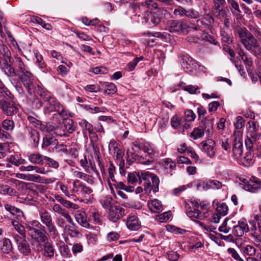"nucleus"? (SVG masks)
<instances>
[{
  "label": "nucleus",
  "instance_id": "1",
  "mask_svg": "<svg viewBox=\"0 0 261 261\" xmlns=\"http://www.w3.org/2000/svg\"><path fill=\"white\" fill-rule=\"evenodd\" d=\"M25 228L34 240L38 243H43L44 256L49 259L53 258L54 256L55 250L53 244L48 241V237L45 230V227L42 226L38 221L34 220L28 222L25 224Z\"/></svg>",
  "mask_w": 261,
  "mask_h": 261
},
{
  "label": "nucleus",
  "instance_id": "2",
  "mask_svg": "<svg viewBox=\"0 0 261 261\" xmlns=\"http://www.w3.org/2000/svg\"><path fill=\"white\" fill-rule=\"evenodd\" d=\"M235 33L246 50L258 58H261V45L251 32L245 27H237Z\"/></svg>",
  "mask_w": 261,
  "mask_h": 261
},
{
  "label": "nucleus",
  "instance_id": "3",
  "mask_svg": "<svg viewBox=\"0 0 261 261\" xmlns=\"http://www.w3.org/2000/svg\"><path fill=\"white\" fill-rule=\"evenodd\" d=\"M37 93L45 102V110L47 113L57 112L62 117L67 116L66 111L62 105L49 91L37 86Z\"/></svg>",
  "mask_w": 261,
  "mask_h": 261
},
{
  "label": "nucleus",
  "instance_id": "4",
  "mask_svg": "<svg viewBox=\"0 0 261 261\" xmlns=\"http://www.w3.org/2000/svg\"><path fill=\"white\" fill-rule=\"evenodd\" d=\"M142 6L148 9L146 11L147 13L146 21L153 26L158 25L168 13L164 8L158 7L157 3L151 0L146 1Z\"/></svg>",
  "mask_w": 261,
  "mask_h": 261
},
{
  "label": "nucleus",
  "instance_id": "5",
  "mask_svg": "<svg viewBox=\"0 0 261 261\" xmlns=\"http://www.w3.org/2000/svg\"><path fill=\"white\" fill-rule=\"evenodd\" d=\"M247 127V139L245 141L247 149L250 150L255 148L258 151H261V137L256 133L255 123L253 121H249Z\"/></svg>",
  "mask_w": 261,
  "mask_h": 261
},
{
  "label": "nucleus",
  "instance_id": "6",
  "mask_svg": "<svg viewBox=\"0 0 261 261\" xmlns=\"http://www.w3.org/2000/svg\"><path fill=\"white\" fill-rule=\"evenodd\" d=\"M0 51L4 54V58L0 57V67L9 76L13 77L17 76V72L12 66L13 63L11 56V53L8 47H5L0 44Z\"/></svg>",
  "mask_w": 261,
  "mask_h": 261
},
{
  "label": "nucleus",
  "instance_id": "7",
  "mask_svg": "<svg viewBox=\"0 0 261 261\" xmlns=\"http://www.w3.org/2000/svg\"><path fill=\"white\" fill-rule=\"evenodd\" d=\"M39 216L41 223L44 225L42 226L46 227L48 233L54 237L58 235V232L57 229L53 222L51 214L45 208H42L39 210Z\"/></svg>",
  "mask_w": 261,
  "mask_h": 261
},
{
  "label": "nucleus",
  "instance_id": "8",
  "mask_svg": "<svg viewBox=\"0 0 261 261\" xmlns=\"http://www.w3.org/2000/svg\"><path fill=\"white\" fill-rule=\"evenodd\" d=\"M0 109L7 116H13L19 113V105L12 99H1Z\"/></svg>",
  "mask_w": 261,
  "mask_h": 261
},
{
  "label": "nucleus",
  "instance_id": "9",
  "mask_svg": "<svg viewBox=\"0 0 261 261\" xmlns=\"http://www.w3.org/2000/svg\"><path fill=\"white\" fill-rule=\"evenodd\" d=\"M24 86L27 89L28 92L31 94L34 89H37L34 85L35 78L33 74L28 70L17 75Z\"/></svg>",
  "mask_w": 261,
  "mask_h": 261
},
{
  "label": "nucleus",
  "instance_id": "10",
  "mask_svg": "<svg viewBox=\"0 0 261 261\" xmlns=\"http://www.w3.org/2000/svg\"><path fill=\"white\" fill-rule=\"evenodd\" d=\"M234 139L232 149L233 155L235 158H239L243 154V140L242 133L240 130L234 131L233 133Z\"/></svg>",
  "mask_w": 261,
  "mask_h": 261
},
{
  "label": "nucleus",
  "instance_id": "11",
  "mask_svg": "<svg viewBox=\"0 0 261 261\" xmlns=\"http://www.w3.org/2000/svg\"><path fill=\"white\" fill-rule=\"evenodd\" d=\"M181 65L184 70L189 73H193L197 68V63L187 54L178 56Z\"/></svg>",
  "mask_w": 261,
  "mask_h": 261
},
{
  "label": "nucleus",
  "instance_id": "12",
  "mask_svg": "<svg viewBox=\"0 0 261 261\" xmlns=\"http://www.w3.org/2000/svg\"><path fill=\"white\" fill-rule=\"evenodd\" d=\"M13 237L19 252L24 256L30 255L32 250L29 242L25 239L26 237H19L17 234H14Z\"/></svg>",
  "mask_w": 261,
  "mask_h": 261
},
{
  "label": "nucleus",
  "instance_id": "13",
  "mask_svg": "<svg viewBox=\"0 0 261 261\" xmlns=\"http://www.w3.org/2000/svg\"><path fill=\"white\" fill-rule=\"evenodd\" d=\"M202 150L206 153L211 158L215 156L216 155V143L212 139H207L201 143Z\"/></svg>",
  "mask_w": 261,
  "mask_h": 261
},
{
  "label": "nucleus",
  "instance_id": "14",
  "mask_svg": "<svg viewBox=\"0 0 261 261\" xmlns=\"http://www.w3.org/2000/svg\"><path fill=\"white\" fill-rule=\"evenodd\" d=\"M125 215V210L118 205L110 207L109 217L111 221L115 222Z\"/></svg>",
  "mask_w": 261,
  "mask_h": 261
},
{
  "label": "nucleus",
  "instance_id": "15",
  "mask_svg": "<svg viewBox=\"0 0 261 261\" xmlns=\"http://www.w3.org/2000/svg\"><path fill=\"white\" fill-rule=\"evenodd\" d=\"M249 230V226L246 222L239 221L237 225L233 226L232 233L236 237H241L245 233L248 232Z\"/></svg>",
  "mask_w": 261,
  "mask_h": 261
},
{
  "label": "nucleus",
  "instance_id": "16",
  "mask_svg": "<svg viewBox=\"0 0 261 261\" xmlns=\"http://www.w3.org/2000/svg\"><path fill=\"white\" fill-rule=\"evenodd\" d=\"M223 186H225L220 181L216 179H210L206 182L201 181L197 185V187H202L203 190H207L210 189L214 190H219Z\"/></svg>",
  "mask_w": 261,
  "mask_h": 261
},
{
  "label": "nucleus",
  "instance_id": "17",
  "mask_svg": "<svg viewBox=\"0 0 261 261\" xmlns=\"http://www.w3.org/2000/svg\"><path fill=\"white\" fill-rule=\"evenodd\" d=\"M245 189L251 192H256L261 189V180L256 177H252L245 185Z\"/></svg>",
  "mask_w": 261,
  "mask_h": 261
},
{
  "label": "nucleus",
  "instance_id": "18",
  "mask_svg": "<svg viewBox=\"0 0 261 261\" xmlns=\"http://www.w3.org/2000/svg\"><path fill=\"white\" fill-rule=\"evenodd\" d=\"M27 130V139L30 142L33 146L35 147L38 146L39 141V134L38 132L31 127H28Z\"/></svg>",
  "mask_w": 261,
  "mask_h": 261
},
{
  "label": "nucleus",
  "instance_id": "19",
  "mask_svg": "<svg viewBox=\"0 0 261 261\" xmlns=\"http://www.w3.org/2000/svg\"><path fill=\"white\" fill-rule=\"evenodd\" d=\"M74 217L76 222L80 225L86 228L90 227V225L87 220V215L84 211H77L75 213Z\"/></svg>",
  "mask_w": 261,
  "mask_h": 261
},
{
  "label": "nucleus",
  "instance_id": "20",
  "mask_svg": "<svg viewBox=\"0 0 261 261\" xmlns=\"http://www.w3.org/2000/svg\"><path fill=\"white\" fill-rule=\"evenodd\" d=\"M151 182L145 183L144 191L146 192H150L151 190L153 192L156 193L159 191V186L160 184V179L159 177L156 175H152V177L151 178Z\"/></svg>",
  "mask_w": 261,
  "mask_h": 261
},
{
  "label": "nucleus",
  "instance_id": "21",
  "mask_svg": "<svg viewBox=\"0 0 261 261\" xmlns=\"http://www.w3.org/2000/svg\"><path fill=\"white\" fill-rule=\"evenodd\" d=\"M134 145L139 150H142L144 152L147 153V155L152 156L156 153L158 154V152L148 142L134 143Z\"/></svg>",
  "mask_w": 261,
  "mask_h": 261
},
{
  "label": "nucleus",
  "instance_id": "22",
  "mask_svg": "<svg viewBox=\"0 0 261 261\" xmlns=\"http://www.w3.org/2000/svg\"><path fill=\"white\" fill-rule=\"evenodd\" d=\"M214 118H204L202 120L201 123L202 128H203L204 132L205 131L206 135L208 137H211L213 134V125H214Z\"/></svg>",
  "mask_w": 261,
  "mask_h": 261
},
{
  "label": "nucleus",
  "instance_id": "23",
  "mask_svg": "<svg viewBox=\"0 0 261 261\" xmlns=\"http://www.w3.org/2000/svg\"><path fill=\"white\" fill-rule=\"evenodd\" d=\"M167 30L171 33L183 32L182 20H172L169 21L167 24Z\"/></svg>",
  "mask_w": 261,
  "mask_h": 261
},
{
  "label": "nucleus",
  "instance_id": "24",
  "mask_svg": "<svg viewBox=\"0 0 261 261\" xmlns=\"http://www.w3.org/2000/svg\"><path fill=\"white\" fill-rule=\"evenodd\" d=\"M13 250V246L10 240L4 238L0 240V251L4 254H9Z\"/></svg>",
  "mask_w": 261,
  "mask_h": 261
},
{
  "label": "nucleus",
  "instance_id": "25",
  "mask_svg": "<svg viewBox=\"0 0 261 261\" xmlns=\"http://www.w3.org/2000/svg\"><path fill=\"white\" fill-rule=\"evenodd\" d=\"M126 225L129 229L136 231L139 229L141 223L136 216H132L127 218Z\"/></svg>",
  "mask_w": 261,
  "mask_h": 261
},
{
  "label": "nucleus",
  "instance_id": "26",
  "mask_svg": "<svg viewBox=\"0 0 261 261\" xmlns=\"http://www.w3.org/2000/svg\"><path fill=\"white\" fill-rule=\"evenodd\" d=\"M147 205L149 209L152 212L159 213L162 212L163 210V207L161 202L159 200L156 199L148 201L147 202Z\"/></svg>",
  "mask_w": 261,
  "mask_h": 261
},
{
  "label": "nucleus",
  "instance_id": "27",
  "mask_svg": "<svg viewBox=\"0 0 261 261\" xmlns=\"http://www.w3.org/2000/svg\"><path fill=\"white\" fill-rule=\"evenodd\" d=\"M53 210L56 213L61 215L64 217L69 223H72L73 220L68 212L62 208L59 204H55L53 207Z\"/></svg>",
  "mask_w": 261,
  "mask_h": 261
},
{
  "label": "nucleus",
  "instance_id": "28",
  "mask_svg": "<svg viewBox=\"0 0 261 261\" xmlns=\"http://www.w3.org/2000/svg\"><path fill=\"white\" fill-rule=\"evenodd\" d=\"M13 64H14L17 75H19L20 73L24 72L25 71L28 70L27 67L23 63L21 59L18 56H15L14 60H12Z\"/></svg>",
  "mask_w": 261,
  "mask_h": 261
},
{
  "label": "nucleus",
  "instance_id": "29",
  "mask_svg": "<svg viewBox=\"0 0 261 261\" xmlns=\"http://www.w3.org/2000/svg\"><path fill=\"white\" fill-rule=\"evenodd\" d=\"M71 225H66L65 226V230L67 232L68 234L71 238H79L81 233L77 229V227L73 221L72 223H70Z\"/></svg>",
  "mask_w": 261,
  "mask_h": 261
},
{
  "label": "nucleus",
  "instance_id": "30",
  "mask_svg": "<svg viewBox=\"0 0 261 261\" xmlns=\"http://www.w3.org/2000/svg\"><path fill=\"white\" fill-rule=\"evenodd\" d=\"M57 144L58 141L57 139L50 135H47L43 138L42 147L45 148L50 146L55 147Z\"/></svg>",
  "mask_w": 261,
  "mask_h": 261
},
{
  "label": "nucleus",
  "instance_id": "31",
  "mask_svg": "<svg viewBox=\"0 0 261 261\" xmlns=\"http://www.w3.org/2000/svg\"><path fill=\"white\" fill-rule=\"evenodd\" d=\"M44 129L43 130H41L42 132H54V133L57 135L60 136H67V134L65 132H61V129L62 127V126L61 127H55L51 125L50 123H47L46 125L44 124Z\"/></svg>",
  "mask_w": 261,
  "mask_h": 261
},
{
  "label": "nucleus",
  "instance_id": "32",
  "mask_svg": "<svg viewBox=\"0 0 261 261\" xmlns=\"http://www.w3.org/2000/svg\"><path fill=\"white\" fill-rule=\"evenodd\" d=\"M28 158L29 161L32 163L42 165L43 161L45 160L46 156H44L39 153H33L30 154Z\"/></svg>",
  "mask_w": 261,
  "mask_h": 261
},
{
  "label": "nucleus",
  "instance_id": "33",
  "mask_svg": "<svg viewBox=\"0 0 261 261\" xmlns=\"http://www.w3.org/2000/svg\"><path fill=\"white\" fill-rule=\"evenodd\" d=\"M162 164L167 170V173H170V175H172V174L171 172L176 168L175 163L173 162L171 159L168 158L163 160Z\"/></svg>",
  "mask_w": 261,
  "mask_h": 261
},
{
  "label": "nucleus",
  "instance_id": "34",
  "mask_svg": "<svg viewBox=\"0 0 261 261\" xmlns=\"http://www.w3.org/2000/svg\"><path fill=\"white\" fill-rule=\"evenodd\" d=\"M220 36L221 41L223 43H227L228 45L232 44L233 41V38L232 33L225 30L221 31Z\"/></svg>",
  "mask_w": 261,
  "mask_h": 261
},
{
  "label": "nucleus",
  "instance_id": "35",
  "mask_svg": "<svg viewBox=\"0 0 261 261\" xmlns=\"http://www.w3.org/2000/svg\"><path fill=\"white\" fill-rule=\"evenodd\" d=\"M102 86L105 88L104 93L105 94L112 95L117 92L116 86L112 83L103 82Z\"/></svg>",
  "mask_w": 261,
  "mask_h": 261
},
{
  "label": "nucleus",
  "instance_id": "36",
  "mask_svg": "<svg viewBox=\"0 0 261 261\" xmlns=\"http://www.w3.org/2000/svg\"><path fill=\"white\" fill-rule=\"evenodd\" d=\"M14 229L19 233V237H26L25 227L16 220H13L12 222Z\"/></svg>",
  "mask_w": 261,
  "mask_h": 261
},
{
  "label": "nucleus",
  "instance_id": "37",
  "mask_svg": "<svg viewBox=\"0 0 261 261\" xmlns=\"http://www.w3.org/2000/svg\"><path fill=\"white\" fill-rule=\"evenodd\" d=\"M3 128L9 133H12L15 127V123L12 119H6L2 121Z\"/></svg>",
  "mask_w": 261,
  "mask_h": 261
},
{
  "label": "nucleus",
  "instance_id": "38",
  "mask_svg": "<svg viewBox=\"0 0 261 261\" xmlns=\"http://www.w3.org/2000/svg\"><path fill=\"white\" fill-rule=\"evenodd\" d=\"M27 119L30 123L32 124L35 127L40 130H43L44 129V124H43L40 120L35 117L29 115L28 116Z\"/></svg>",
  "mask_w": 261,
  "mask_h": 261
},
{
  "label": "nucleus",
  "instance_id": "39",
  "mask_svg": "<svg viewBox=\"0 0 261 261\" xmlns=\"http://www.w3.org/2000/svg\"><path fill=\"white\" fill-rule=\"evenodd\" d=\"M187 214L190 218H194L198 219H202L206 218L205 213L202 214L199 210L195 208L193 211L190 210L187 212Z\"/></svg>",
  "mask_w": 261,
  "mask_h": 261
},
{
  "label": "nucleus",
  "instance_id": "40",
  "mask_svg": "<svg viewBox=\"0 0 261 261\" xmlns=\"http://www.w3.org/2000/svg\"><path fill=\"white\" fill-rule=\"evenodd\" d=\"M203 128L201 126L194 128L191 133L190 137L194 140L201 138L204 135Z\"/></svg>",
  "mask_w": 261,
  "mask_h": 261
},
{
  "label": "nucleus",
  "instance_id": "41",
  "mask_svg": "<svg viewBox=\"0 0 261 261\" xmlns=\"http://www.w3.org/2000/svg\"><path fill=\"white\" fill-rule=\"evenodd\" d=\"M195 31H203L209 28V25L202 19H198L195 22Z\"/></svg>",
  "mask_w": 261,
  "mask_h": 261
},
{
  "label": "nucleus",
  "instance_id": "42",
  "mask_svg": "<svg viewBox=\"0 0 261 261\" xmlns=\"http://www.w3.org/2000/svg\"><path fill=\"white\" fill-rule=\"evenodd\" d=\"M127 180L128 183L130 184H134L138 182V181H140V172H133L129 173L127 175Z\"/></svg>",
  "mask_w": 261,
  "mask_h": 261
},
{
  "label": "nucleus",
  "instance_id": "43",
  "mask_svg": "<svg viewBox=\"0 0 261 261\" xmlns=\"http://www.w3.org/2000/svg\"><path fill=\"white\" fill-rule=\"evenodd\" d=\"M81 195L85 197H88L89 199H93V190L83 184Z\"/></svg>",
  "mask_w": 261,
  "mask_h": 261
},
{
  "label": "nucleus",
  "instance_id": "44",
  "mask_svg": "<svg viewBox=\"0 0 261 261\" xmlns=\"http://www.w3.org/2000/svg\"><path fill=\"white\" fill-rule=\"evenodd\" d=\"M83 184L79 180H76L73 182V187L71 190V193L81 195Z\"/></svg>",
  "mask_w": 261,
  "mask_h": 261
},
{
  "label": "nucleus",
  "instance_id": "45",
  "mask_svg": "<svg viewBox=\"0 0 261 261\" xmlns=\"http://www.w3.org/2000/svg\"><path fill=\"white\" fill-rule=\"evenodd\" d=\"M27 102L30 105L33 109H39L42 107V102L38 98H28Z\"/></svg>",
  "mask_w": 261,
  "mask_h": 261
},
{
  "label": "nucleus",
  "instance_id": "46",
  "mask_svg": "<svg viewBox=\"0 0 261 261\" xmlns=\"http://www.w3.org/2000/svg\"><path fill=\"white\" fill-rule=\"evenodd\" d=\"M213 12L214 15L218 18L220 19L226 15V10L223 9V6L220 7H213Z\"/></svg>",
  "mask_w": 261,
  "mask_h": 261
},
{
  "label": "nucleus",
  "instance_id": "47",
  "mask_svg": "<svg viewBox=\"0 0 261 261\" xmlns=\"http://www.w3.org/2000/svg\"><path fill=\"white\" fill-rule=\"evenodd\" d=\"M84 108L92 114L104 112L106 110V108L104 107H93L92 105H85Z\"/></svg>",
  "mask_w": 261,
  "mask_h": 261
},
{
  "label": "nucleus",
  "instance_id": "48",
  "mask_svg": "<svg viewBox=\"0 0 261 261\" xmlns=\"http://www.w3.org/2000/svg\"><path fill=\"white\" fill-rule=\"evenodd\" d=\"M241 250L245 255L249 256L254 255L256 253L255 248L250 245L242 247Z\"/></svg>",
  "mask_w": 261,
  "mask_h": 261
},
{
  "label": "nucleus",
  "instance_id": "49",
  "mask_svg": "<svg viewBox=\"0 0 261 261\" xmlns=\"http://www.w3.org/2000/svg\"><path fill=\"white\" fill-rule=\"evenodd\" d=\"M216 211L219 215L225 216L227 214L228 206L225 203L218 204Z\"/></svg>",
  "mask_w": 261,
  "mask_h": 261
},
{
  "label": "nucleus",
  "instance_id": "50",
  "mask_svg": "<svg viewBox=\"0 0 261 261\" xmlns=\"http://www.w3.org/2000/svg\"><path fill=\"white\" fill-rule=\"evenodd\" d=\"M186 16L193 19H196L200 17V14L197 11L193 8L186 9Z\"/></svg>",
  "mask_w": 261,
  "mask_h": 261
},
{
  "label": "nucleus",
  "instance_id": "51",
  "mask_svg": "<svg viewBox=\"0 0 261 261\" xmlns=\"http://www.w3.org/2000/svg\"><path fill=\"white\" fill-rule=\"evenodd\" d=\"M15 193L14 189L10 187L8 185H2L0 186V193L2 194H8L12 195Z\"/></svg>",
  "mask_w": 261,
  "mask_h": 261
},
{
  "label": "nucleus",
  "instance_id": "52",
  "mask_svg": "<svg viewBox=\"0 0 261 261\" xmlns=\"http://www.w3.org/2000/svg\"><path fill=\"white\" fill-rule=\"evenodd\" d=\"M79 125L83 129L87 130L88 133L93 130V126L92 124L85 119H82L79 122Z\"/></svg>",
  "mask_w": 261,
  "mask_h": 261
},
{
  "label": "nucleus",
  "instance_id": "53",
  "mask_svg": "<svg viewBox=\"0 0 261 261\" xmlns=\"http://www.w3.org/2000/svg\"><path fill=\"white\" fill-rule=\"evenodd\" d=\"M154 174L148 171H142L140 172V183L142 182V179L149 182V179L152 177Z\"/></svg>",
  "mask_w": 261,
  "mask_h": 261
},
{
  "label": "nucleus",
  "instance_id": "54",
  "mask_svg": "<svg viewBox=\"0 0 261 261\" xmlns=\"http://www.w3.org/2000/svg\"><path fill=\"white\" fill-rule=\"evenodd\" d=\"M9 163L13 164L16 166H18L19 165L23 163L24 160L20 159L19 157H16L15 155H11L7 159Z\"/></svg>",
  "mask_w": 261,
  "mask_h": 261
},
{
  "label": "nucleus",
  "instance_id": "55",
  "mask_svg": "<svg viewBox=\"0 0 261 261\" xmlns=\"http://www.w3.org/2000/svg\"><path fill=\"white\" fill-rule=\"evenodd\" d=\"M4 206L5 210L12 215H15L21 212L20 209L9 204H5Z\"/></svg>",
  "mask_w": 261,
  "mask_h": 261
},
{
  "label": "nucleus",
  "instance_id": "56",
  "mask_svg": "<svg viewBox=\"0 0 261 261\" xmlns=\"http://www.w3.org/2000/svg\"><path fill=\"white\" fill-rule=\"evenodd\" d=\"M196 115L191 110H188L185 112V120L188 122L193 121L195 120Z\"/></svg>",
  "mask_w": 261,
  "mask_h": 261
},
{
  "label": "nucleus",
  "instance_id": "57",
  "mask_svg": "<svg viewBox=\"0 0 261 261\" xmlns=\"http://www.w3.org/2000/svg\"><path fill=\"white\" fill-rule=\"evenodd\" d=\"M132 151L128 150L126 152V155L127 156V162L128 163L129 165L133 163L137 159V155L133 152L134 149L133 148H132Z\"/></svg>",
  "mask_w": 261,
  "mask_h": 261
},
{
  "label": "nucleus",
  "instance_id": "58",
  "mask_svg": "<svg viewBox=\"0 0 261 261\" xmlns=\"http://www.w3.org/2000/svg\"><path fill=\"white\" fill-rule=\"evenodd\" d=\"M228 253L231 255V257H233L235 260L237 261H244L239 255L237 251L232 248H229L227 249Z\"/></svg>",
  "mask_w": 261,
  "mask_h": 261
},
{
  "label": "nucleus",
  "instance_id": "59",
  "mask_svg": "<svg viewBox=\"0 0 261 261\" xmlns=\"http://www.w3.org/2000/svg\"><path fill=\"white\" fill-rule=\"evenodd\" d=\"M55 151L58 153H64L65 154H68V150L67 148V146L63 144H58L55 146Z\"/></svg>",
  "mask_w": 261,
  "mask_h": 261
},
{
  "label": "nucleus",
  "instance_id": "60",
  "mask_svg": "<svg viewBox=\"0 0 261 261\" xmlns=\"http://www.w3.org/2000/svg\"><path fill=\"white\" fill-rule=\"evenodd\" d=\"M9 95H11L10 92L7 89L6 87L3 84L2 81L0 80V96H9L10 98L12 97L11 96H9Z\"/></svg>",
  "mask_w": 261,
  "mask_h": 261
},
{
  "label": "nucleus",
  "instance_id": "61",
  "mask_svg": "<svg viewBox=\"0 0 261 261\" xmlns=\"http://www.w3.org/2000/svg\"><path fill=\"white\" fill-rule=\"evenodd\" d=\"M35 22L41 25L43 28L47 30H50L51 29V25L47 23H46L44 20H43L41 18L37 17L35 19Z\"/></svg>",
  "mask_w": 261,
  "mask_h": 261
},
{
  "label": "nucleus",
  "instance_id": "62",
  "mask_svg": "<svg viewBox=\"0 0 261 261\" xmlns=\"http://www.w3.org/2000/svg\"><path fill=\"white\" fill-rule=\"evenodd\" d=\"M118 146V144L115 140H111L109 144V151L113 152V154H115L117 151L119 149Z\"/></svg>",
  "mask_w": 261,
  "mask_h": 261
},
{
  "label": "nucleus",
  "instance_id": "63",
  "mask_svg": "<svg viewBox=\"0 0 261 261\" xmlns=\"http://www.w3.org/2000/svg\"><path fill=\"white\" fill-rule=\"evenodd\" d=\"M143 59V57L136 58L132 62L127 64V68L129 71L133 70L138 62Z\"/></svg>",
  "mask_w": 261,
  "mask_h": 261
},
{
  "label": "nucleus",
  "instance_id": "64",
  "mask_svg": "<svg viewBox=\"0 0 261 261\" xmlns=\"http://www.w3.org/2000/svg\"><path fill=\"white\" fill-rule=\"evenodd\" d=\"M184 89L189 92L190 94H197L199 93V91H198L199 88L197 86L188 85L185 86Z\"/></svg>",
  "mask_w": 261,
  "mask_h": 261
}]
</instances>
